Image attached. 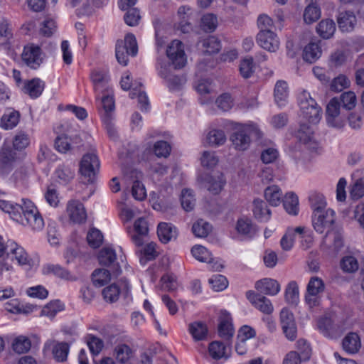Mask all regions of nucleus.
<instances>
[{
  "label": "nucleus",
  "mask_w": 364,
  "mask_h": 364,
  "mask_svg": "<svg viewBox=\"0 0 364 364\" xmlns=\"http://www.w3.org/2000/svg\"><path fill=\"white\" fill-rule=\"evenodd\" d=\"M301 116L309 123L316 124L321 119V108L310 93L303 90L299 95Z\"/></svg>",
  "instance_id": "nucleus-1"
},
{
  "label": "nucleus",
  "mask_w": 364,
  "mask_h": 364,
  "mask_svg": "<svg viewBox=\"0 0 364 364\" xmlns=\"http://www.w3.org/2000/svg\"><path fill=\"white\" fill-rule=\"evenodd\" d=\"M253 133L258 134L259 129L254 124L240 125L235 128L230 139L234 148L239 151L246 150L250 145V135Z\"/></svg>",
  "instance_id": "nucleus-2"
},
{
  "label": "nucleus",
  "mask_w": 364,
  "mask_h": 364,
  "mask_svg": "<svg viewBox=\"0 0 364 364\" xmlns=\"http://www.w3.org/2000/svg\"><path fill=\"white\" fill-rule=\"evenodd\" d=\"M138 52L137 43L135 36L127 34L124 41H117L115 48L116 58L118 63L124 66L127 65L128 56H135Z\"/></svg>",
  "instance_id": "nucleus-3"
},
{
  "label": "nucleus",
  "mask_w": 364,
  "mask_h": 364,
  "mask_svg": "<svg viewBox=\"0 0 364 364\" xmlns=\"http://www.w3.org/2000/svg\"><path fill=\"white\" fill-rule=\"evenodd\" d=\"M325 291V283L318 277H311L306 286L305 301L310 308L318 306Z\"/></svg>",
  "instance_id": "nucleus-4"
},
{
  "label": "nucleus",
  "mask_w": 364,
  "mask_h": 364,
  "mask_svg": "<svg viewBox=\"0 0 364 364\" xmlns=\"http://www.w3.org/2000/svg\"><path fill=\"white\" fill-rule=\"evenodd\" d=\"M100 168V161L95 154H85L80 163V173L85 183H93Z\"/></svg>",
  "instance_id": "nucleus-5"
},
{
  "label": "nucleus",
  "mask_w": 364,
  "mask_h": 364,
  "mask_svg": "<svg viewBox=\"0 0 364 364\" xmlns=\"http://www.w3.org/2000/svg\"><path fill=\"white\" fill-rule=\"evenodd\" d=\"M166 55L170 64L174 69H181L186 64V55L184 51V46L179 40H173L167 46Z\"/></svg>",
  "instance_id": "nucleus-6"
},
{
  "label": "nucleus",
  "mask_w": 364,
  "mask_h": 364,
  "mask_svg": "<svg viewBox=\"0 0 364 364\" xmlns=\"http://www.w3.org/2000/svg\"><path fill=\"white\" fill-rule=\"evenodd\" d=\"M335 222V212L331 209H327L323 213L317 212L312 215V223L314 230L320 233H330Z\"/></svg>",
  "instance_id": "nucleus-7"
},
{
  "label": "nucleus",
  "mask_w": 364,
  "mask_h": 364,
  "mask_svg": "<svg viewBox=\"0 0 364 364\" xmlns=\"http://www.w3.org/2000/svg\"><path fill=\"white\" fill-rule=\"evenodd\" d=\"M157 70L159 75L166 80L170 90L178 89L186 81L182 76L172 75L171 65L163 60H158Z\"/></svg>",
  "instance_id": "nucleus-8"
},
{
  "label": "nucleus",
  "mask_w": 364,
  "mask_h": 364,
  "mask_svg": "<svg viewBox=\"0 0 364 364\" xmlns=\"http://www.w3.org/2000/svg\"><path fill=\"white\" fill-rule=\"evenodd\" d=\"M23 62L31 69H37L43 60L41 48L33 44L24 47L22 53Z\"/></svg>",
  "instance_id": "nucleus-9"
},
{
  "label": "nucleus",
  "mask_w": 364,
  "mask_h": 364,
  "mask_svg": "<svg viewBox=\"0 0 364 364\" xmlns=\"http://www.w3.org/2000/svg\"><path fill=\"white\" fill-rule=\"evenodd\" d=\"M280 323L286 337L294 341L296 338L297 328L294 314L287 309H283L280 312Z\"/></svg>",
  "instance_id": "nucleus-10"
},
{
  "label": "nucleus",
  "mask_w": 364,
  "mask_h": 364,
  "mask_svg": "<svg viewBox=\"0 0 364 364\" xmlns=\"http://www.w3.org/2000/svg\"><path fill=\"white\" fill-rule=\"evenodd\" d=\"M326 122L330 127L341 128L344 126L345 121L340 115V102L336 98H333L326 107Z\"/></svg>",
  "instance_id": "nucleus-11"
},
{
  "label": "nucleus",
  "mask_w": 364,
  "mask_h": 364,
  "mask_svg": "<svg viewBox=\"0 0 364 364\" xmlns=\"http://www.w3.org/2000/svg\"><path fill=\"white\" fill-rule=\"evenodd\" d=\"M149 233V225L144 218H138L134 224V230L129 233L132 241L137 247L144 245Z\"/></svg>",
  "instance_id": "nucleus-12"
},
{
  "label": "nucleus",
  "mask_w": 364,
  "mask_h": 364,
  "mask_svg": "<svg viewBox=\"0 0 364 364\" xmlns=\"http://www.w3.org/2000/svg\"><path fill=\"white\" fill-rule=\"evenodd\" d=\"M115 251L111 247H103L99 252L98 259L100 264L110 267V271L114 276H118L120 272V267L116 262Z\"/></svg>",
  "instance_id": "nucleus-13"
},
{
  "label": "nucleus",
  "mask_w": 364,
  "mask_h": 364,
  "mask_svg": "<svg viewBox=\"0 0 364 364\" xmlns=\"http://www.w3.org/2000/svg\"><path fill=\"white\" fill-rule=\"evenodd\" d=\"M17 154L9 146H3L0 149V170L3 173L10 172L18 159Z\"/></svg>",
  "instance_id": "nucleus-14"
},
{
  "label": "nucleus",
  "mask_w": 364,
  "mask_h": 364,
  "mask_svg": "<svg viewBox=\"0 0 364 364\" xmlns=\"http://www.w3.org/2000/svg\"><path fill=\"white\" fill-rule=\"evenodd\" d=\"M257 42L260 47L269 52L277 51L280 46L279 39L273 31L259 32L257 35Z\"/></svg>",
  "instance_id": "nucleus-15"
},
{
  "label": "nucleus",
  "mask_w": 364,
  "mask_h": 364,
  "mask_svg": "<svg viewBox=\"0 0 364 364\" xmlns=\"http://www.w3.org/2000/svg\"><path fill=\"white\" fill-rule=\"evenodd\" d=\"M247 299L260 311L266 314L272 313L274 308L271 301L264 296L249 291L246 293Z\"/></svg>",
  "instance_id": "nucleus-16"
},
{
  "label": "nucleus",
  "mask_w": 364,
  "mask_h": 364,
  "mask_svg": "<svg viewBox=\"0 0 364 364\" xmlns=\"http://www.w3.org/2000/svg\"><path fill=\"white\" fill-rule=\"evenodd\" d=\"M67 213L73 223H81L85 221L87 214L82 203L77 200H71L67 204Z\"/></svg>",
  "instance_id": "nucleus-17"
},
{
  "label": "nucleus",
  "mask_w": 364,
  "mask_h": 364,
  "mask_svg": "<svg viewBox=\"0 0 364 364\" xmlns=\"http://www.w3.org/2000/svg\"><path fill=\"white\" fill-rule=\"evenodd\" d=\"M225 183L224 176L220 172L205 175L203 178L205 188L214 195L218 194L222 191Z\"/></svg>",
  "instance_id": "nucleus-18"
},
{
  "label": "nucleus",
  "mask_w": 364,
  "mask_h": 364,
  "mask_svg": "<svg viewBox=\"0 0 364 364\" xmlns=\"http://www.w3.org/2000/svg\"><path fill=\"white\" fill-rule=\"evenodd\" d=\"M337 23L341 31L350 32L354 29L357 18L353 11L339 10L337 16Z\"/></svg>",
  "instance_id": "nucleus-19"
},
{
  "label": "nucleus",
  "mask_w": 364,
  "mask_h": 364,
  "mask_svg": "<svg viewBox=\"0 0 364 364\" xmlns=\"http://www.w3.org/2000/svg\"><path fill=\"white\" fill-rule=\"evenodd\" d=\"M255 288L260 294L274 296L279 292L280 284L275 279L264 278L255 283Z\"/></svg>",
  "instance_id": "nucleus-20"
},
{
  "label": "nucleus",
  "mask_w": 364,
  "mask_h": 364,
  "mask_svg": "<svg viewBox=\"0 0 364 364\" xmlns=\"http://www.w3.org/2000/svg\"><path fill=\"white\" fill-rule=\"evenodd\" d=\"M231 318L228 314L222 315L220 318V323L218 325L219 336L226 341V346H229V341L234 335V328L230 321Z\"/></svg>",
  "instance_id": "nucleus-21"
},
{
  "label": "nucleus",
  "mask_w": 364,
  "mask_h": 364,
  "mask_svg": "<svg viewBox=\"0 0 364 364\" xmlns=\"http://www.w3.org/2000/svg\"><path fill=\"white\" fill-rule=\"evenodd\" d=\"M8 256L11 255L17 262L21 265H24L28 262V256L22 247L18 246L13 241H8Z\"/></svg>",
  "instance_id": "nucleus-22"
},
{
  "label": "nucleus",
  "mask_w": 364,
  "mask_h": 364,
  "mask_svg": "<svg viewBox=\"0 0 364 364\" xmlns=\"http://www.w3.org/2000/svg\"><path fill=\"white\" fill-rule=\"evenodd\" d=\"M157 234L163 243H167L177 235L176 228L171 223H160L158 225Z\"/></svg>",
  "instance_id": "nucleus-23"
},
{
  "label": "nucleus",
  "mask_w": 364,
  "mask_h": 364,
  "mask_svg": "<svg viewBox=\"0 0 364 364\" xmlns=\"http://www.w3.org/2000/svg\"><path fill=\"white\" fill-rule=\"evenodd\" d=\"M336 31V23L333 20L326 18L321 20L316 26V33L323 39L331 38Z\"/></svg>",
  "instance_id": "nucleus-24"
},
{
  "label": "nucleus",
  "mask_w": 364,
  "mask_h": 364,
  "mask_svg": "<svg viewBox=\"0 0 364 364\" xmlns=\"http://www.w3.org/2000/svg\"><path fill=\"white\" fill-rule=\"evenodd\" d=\"M0 209L10 215L11 218L18 223H23L21 215L20 204L14 203L11 201L0 200Z\"/></svg>",
  "instance_id": "nucleus-25"
},
{
  "label": "nucleus",
  "mask_w": 364,
  "mask_h": 364,
  "mask_svg": "<svg viewBox=\"0 0 364 364\" xmlns=\"http://www.w3.org/2000/svg\"><path fill=\"white\" fill-rule=\"evenodd\" d=\"M45 82L39 78L27 81L24 85V92L32 98L38 97L43 92Z\"/></svg>",
  "instance_id": "nucleus-26"
},
{
  "label": "nucleus",
  "mask_w": 364,
  "mask_h": 364,
  "mask_svg": "<svg viewBox=\"0 0 364 364\" xmlns=\"http://www.w3.org/2000/svg\"><path fill=\"white\" fill-rule=\"evenodd\" d=\"M252 211L255 217L261 222H267L270 218L271 211L261 199L254 200Z\"/></svg>",
  "instance_id": "nucleus-27"
},
{
  "label": "nucleus",
  "mask_w": 364,
  "mask_h": 364,
  "mask_svg": "<svg viewBox=\"0 0 364 364\" xmlns=\"http://www.w3.org/2000/svg\"><path fill=\"white\" fill-rule=\"evenodd\" d=\"M361 346L360 340L355 333H350L343 340V348L348 353L353 354L358 351Z\"/></svg>",
  "instance_id": "nucleus-28"
},
{
  "label": "nucleus",
  "mask_w": 364,
  "mask_h": 364,
  "mask_svg": "<svg viewBox=\"0 0 364 364\" xmlns=\"http://www.w3.org/2000/svg\"><path fill=\"white\" fill-rule=\"evenodd\" d=\"M264 198L271 205L278 206L282 202V192L279 186H270L264 190Z\"/></svg>",
  "instance_id": "nucleus-29"
},
{
  "label": "nucleus",
  "mask_w": 364,
  "mask_h": 364,
  "mask_svg": "<svg viewBox=\"0 0 364 364\" xmlns=\"http://www.w3.org/2000/svg\"><path fill=\"white\" fill-rule=\"evenodd\" d=\"M309 201L313 210V215L317 212L323 213L327 210L326 209V202L325 198L321 193L316 192L311 193L309 196Z\"/></svg>",
  "instance_id": "nucleus-30"
},
{
  "label": "nucleus",
  "mask_w": 364,
  "mask_h": 364,
  "mask_svg": "<svg viewBox=\"0 0 364 364\" xmlns=\"http://www.w3.org/2000/svg\"><path fill=\"white\" fill-rule=\"evenodd\" d=\"M235 228L239 234L248 237H253L257 232L255 226L252 224V221L247 218L239 219Z\"/></svg>",
  "instance_id": "nucleus-31"
},
{
  "label": "nucleus",
  "mask_w": 364,
  "mask_h": 364,
  "mask_svg": "<svg viewBox=\"0 0 364 364\" xmlns=\"http://www.w3.org/2000/svg\"><path fill=\"white\" fill-rule=\"evenodd\" d=\"M53 346L52 354L54 359L58 362H64L67 360L70 350V346L65 342L53 341Z\"/></svg>",
  "instance_id": "nucleus-32"
},
{
  "label": "nucleus",
  "mask_w": 364,
  "mask_h": 364,
  "mask_svg": "<svg viewBox=\"0 0 364 364\" xmlns=\"http://www.w3.org/2000/svg\"><path fill=\"white\" fill-rule=\"evenodd\" d=\"M26 223H22L23 225H28L34 232L41 231L45 225L44 220L39 211L34 213V214L26 216L23 218Z\"/></svg>",
  "instance_id": "nucleus-33"
},
{
  "label": "nucleus",
  "mask_w": 364,
  "mask_h": 364,
  "mask_svg": "<svg viewBox=\"0 0 364 364\" xmlns=\"http://www.w3.org/2000/svg\"><path fill=\"white\" fill-rule=\"evenodd\" d=\"M227 346L220 341H213L208 347V352L212 358L219 360L228 358L229 355L226 353Z\"/></svg>",
  "instance_id": "nucleus-34"
},
{
  "label": "nucleus",
  "mask_w": 364,
  "mask_h": 364,
  "mask_svg": "<svg viewBox=\"0 0 364 364\" xmlns=\"http://www.w3.org/2000/svg\"><path fill=\"white\" fill-rule=\"evenodd\" d=\"M321 55V49L318 43H310L304 49L303 58L305 61L312 63Z\"/></svg>",
  "instance_id": "nucleus-35"
},
{
  "label": "nucleus",
  "mask_w": 364,
  "mask_h": 364,
  "mask_svg": "<svg viewBox=\"0 0 364 364\" xmlns=\"http://www.w3.org/2000/svg\"><path fill=\"white\" fill-rule=\"evenodd\" d=\"M283 206L286 211L293 215H296L299 211V199L294 193H288L283 199Z\"/></svg>",
  "instance_id": "nucleus-36"
},
{
  "label": "nucleus",
  "mask_w": 364,
  "mask_h": 364,
  "mask_svg": "<svg viewBox=\"0 0 364 364\" xmlns=\"http://www.w3.org/2000/svg\"><path fill=\"white\" fill-rule=\"evenodd\" d=\"M44 272L52 273L54 275L69 281L76 280V277L70 272L58 264H48L44 267Z\"/></svg>",
  "instance_id": "nucleus-37"
},
{
  "label": "nucleus",
  "mask_w": 364,
  "mask_h": 364,
  "mask_svg": "<svg viewBox=\"0 0 364 364\" xmlns=\"http://www.w3.org/2000/svg\"><path fill=\"white\" fill-rule=\"evenodd\" d=\"M102 107L101 112V117L102 121H108L111 119V113L114 109V100L112 96L106 95L104 96L100 102V105Z\"/></svg>",
  "instance_id": "nucleus-38"
},
{
  "label": "nucleus",
  "mask_w": 364,
  "mask_h": 364,
  "mask_svg": "<svg viewBox=\"0 0 364 364\" xmlns=\"http://www.w3.org/2000/svg\"><path fill=\"white\" fill-rule=\"evenodd\" d=\"M134 355L132 349L126 344H119L114 348V356L120 363H126Z\"/></svg>",
  "instance_id": "nucleus-39"
},
{
  "label": "nucleus",
  "mask_w": 364,
  "mask_h": 364,
  "mask_svg": "<svg viewBox=\"0 0 364 364\" xmlns=\"http://www.w3.org/2000/svg\"><path fill=\"white\" fill-rule=\"evenodd\" d=\"M211 230V225L203 219L198 220L192 226V232L197 237H205Z\"/></svg>",
  "instance_id": "nucleus-40"
},
{
  "label": "nucleus",
  "mask_w": 364,
  "mask_h": 364,
  "mask_svg": "<svg viewBox=\"0 0 364 364\" xmlns=\"http://www.w3.org/2000/svg\"><path fill=\"white\" fill-rule=\"evenodd\" d=\"M110 272L105 269H95L92 274L93 284L95 287H101L108 283L111 278Z\"/></svg>",
  "instance_id": "nucleus-41"
},
{
  "label": "nucleus",
  "mask_w": 364,
  "mask_h": 364,
  "mask_svg": "<svg viewBox=\"0 0 364 364\" xmlns=\"http://www.w3.org/2000/svg\"><path fill=\"white\" fill-rule=\"evenodd\" d=\"M20 118V114L15 110H10L5 113L1 118V126L5 129H11L15 127Z\"/></svg>",
  "instance_id": "nucleus-42"
},
{
  "label": "nucleus",
  "mask_w": 364,
  "mask_h": 364,
  "mask_svg": "<svg viewBox=\"0 0 364 364\" xmlns=\"http://www.w3.org/2000/svg\"><path fill=\"white\" fill-rule=\"evenodd\" d=\"M288 97V87L284 81H278L274 87L275 101L279 106L284 104Z\"/></svg>",
  "instance_id": "nucleus-43"
},
{
  "label": "nucleus",
  "mask_w": 364,
  "mask_h": 364,
  "mask_svg": "<svg viewBox=\"0 0 364 364\" xmlns=\"http://www.w3.org/2000/svg\"><path fill=\"white\" fill-rule=\"evenodd\" d=\"M192 255L198 261L202 262L212 263L213 257L211 253L202 245H195L191 249Z\"/></svg>",
  "instance_id": "nucleus-44"
},
{
  "label": "nucleus",
  "mask_w": 364,
  "mask_h": 364,
  "mask_svg": "<svg viewBox=\"0 0 364 364\" xmlns=\"http://www.w3.org/2000/svg\"><path fill=\"white\" fill-rule=\"evenodd\" d=\"M207 141L212 146H219L225 143L226 136L221 129H213L208 132Z\"/></svg>",
  "instance_id": "nucleus-45"
},
{
  "label": "nucleus",
  "mask_w": 364,
  "mask_h": 364,
  "mask_svg": "<svg viewBox=\"0 0 364 364\" xmlns=\"http://www.w3.org/2000/svg\"><path fill=\"white\" fill-rule=\"evenodd\" d=\"M55 175L62 183H67L74 178L75 171L73 166L71 167L65 164L60 165L55 170Z\"/></svg>",
  "instance_id": "nucleus-46"
},
{
  "label": "nucleus",
  "mask_w": 364,
  "mask_h": 364,
  "mask_svg": "<svg viewBox=\"0 0 364 364\" xmlns=\"http://www.w3.org/2000/svg\"><path fill=\"white\" fill-rule=\"evenodd\" d=\"M203 52L208 54H214L221 48L220 41L215 36H209L204 39L202 43Z\"/></svg>",
  "instance_id": "nucleus-47"
},
{
  "label": "nucleus",
  "mask_w": 364,
  "mask_h": 364,
  "mask_svg": "<svg viewBox=\"0 0 364 364\" xmlns=\"http://www.w3.org/2000/svg\"><path fill=\"white\" fill-rule=\"evenodd\" d=\"M30 144L28 134L24 131L18 132L13 139V146L15 150L21 151Z\"/></svg>",
  "instance_id": "nucleus-48"
},
{
  "label": "nucleus",
  "mask_w": 364,
  "mask_h": 364,
  "mask_svg": "<svg viewBox=\"0 0 364 364\" xmlns=\"http://www.w3.org/2000/svg\"><path fill=\"white\" fill-rule=\"evenodd\" d=\"M189 331L193 338L197 341L204 339L208 333L206 326L202 322L191 323L189 326Z\"/></svg>",
  "instance_id": "nucleus-49"
},
{
  "label": "nucleus",
  "mask_w": 364,
  "mask_h": 364,
  "mask_svg": "<svg viewBox=\"0 0 364 364\" xmlns=\"http://www.w3.org/2000/svg\"><path fill=\"white\" fill-rule=\"evenodd\" d=\"M285 300L288 304H296L299 300V287L296 282H291L285 290Z\"/></svg>",
  "instance_id": "nucleus-50"
},
{
  "label": "nucleus",
  "mask_w": 364,
  "mask_h": 364,
  "mask_svg": "<svg viewBox=\"0 0 364 364\" xmlns=\"http://www.w3.org/2000/svg\"><path fill=\"white\" fill-rule=\"evenodd\" d=\"M190 10V8L183 6H181L178 11V14L181 20L179 23V26L183 33H188L191 29V23L188 21V11Z\"/></svg>",
  "instance_id": "nucleus-51"
},
{
  "label": "nucleus",
  "mask_w": 364,
  "mask_h": 364,
  "mask_svg": "<svg viewBox=\"0 0 364 364\" xmlns=\"http://www.w3.org/2000/svg\"><path fill=\"white\" fill-rule=\"evenodd\" d=\"M181 202L186 211H191L195 206L196 199L193 191L190 189H183L181 192Z\"/></svg>",
  "instance_id": "nucleus-52"
},
{
  "label": "nucleus",
  "mask_w": 364,
  "mask_h": 364,
  "mask_svg": "<svg viewBox=\"0 0 364 364\" xmlns=\"http://www.w3.org/2000/svg\"><path fill=\"white\" fill-rule=\"evenodd\" d=\"M320 9L313 3L309 4L304 10V20L308 24L315 22L320 18Z\"/></svg>",
  "instance_id": "nucleus-53"
},
{
  "label": "nucleus",
  "mask_w": 364,
  "mask_h": 364,
  "mask_svg": "<svg viewBox=\"0 0 364 364\" xmlns=\"http://www.w3.org/2000/svg\"><path fill=\"white\" fill-rule=\"evenodd\" d=\"M340 265L342 270L348 273H354L359 268L358 260L353 256L343 257L341 261Z\"/></svg>",
  "instance_id": "nucleus-54"
},
{
  "label": "nucleus",
  "mask_w": 364,
  "mask_h": 364,
  "mask_svg": "<svg viewBox=\"0 0 364 364\" xmlns=\"http://www.w3.org/2000/svg\"><path fill=\"white\" fill-rule=\"evenodd\" d=\"M31 346L30 340L23 336L17 337L13 343L12 347L15 352L21 354L28 352Z\"/></svg>",
  "instance_id": "nucleus-55"
},
{
  "label": "nucleus",
  "mask_w": 364,
  "mask_h": 364,
  "mask_svg": "<svg viewBox=\"0 0 364 364\" xmlns=\"http://www.w3.org/2000/svg\"><path fill=\"white\" fill-rule=\"evenodd\" d=\"M296 138L302 143L307 144L313 137V131L309 125L301 123L299 129L296 132Z\"/></svg>",
  "instance_id": "nucleus-56"
},
{
  "label": "nucleus",
  "mask_w": 364,
  "mask_h": 364,
  "mask_svg": "<svg viewBox=\"0 0 364 364\" xmlns=\"http://www.w3.org/2000/svg\"><path fill=\"white\" fill-rule=\"evenodd\" d=\"M200 26L206 32H213L218 26V19L216 16L213 14H205L201 18Z\"/></svg>",
  "instance_id": "nucleus-57"
},
{
  "label": "nucleus",
  "mask_w": 364,
  "mask_h": 364,
  "mask_svg": "<svg viewBox=\"0 0 364 364\" xmlns=\"http://www.w3.org/2000/svg\"><path fill=\"white\" fill-rule=\"evenodd\" d=\"M171 150V148L170 144L166 141H158L154 144L153 146L154 154L159 158L168 157L170 155Z\"/></svg>",
  "instance_id": "nucleus-58"
},
{
  "label": "nucleus",
  "mask_w": 364,
  "mask_h": 364,
  "mask_svg": "<svg viewBox=\"0 0 364 364\" xmlns=\"http://www.w3.org/2000/svg\"><path fill=\"white\" fill-rule=\"evenodd\" d=\"M87 240L90 247L97 248L102 243L103 235L99 230L92 228L87 233Z\"/></svg>",
  "instance_id": "nucleus-59"
},
{
  "label": "nucleus",
  "mask_w": 364,
  "mask_h": 364,
  "mask_svg": "<svg viewBox=\"0 0 364 364\" xmlns=\"http://www.w3.org/2000/svg\"><path fill=\"white\" fill-rule=\"evenodd\" d=\"M209 283L213 290L215 291H220L227 288L228 282L226 277L221 274L213 275L209 279Z\"/></svg>",
  "instance_id": "nucleus-60"
},
{
  "label": "nucleus",
  "mask_w": 364,
  "mask_h": 364,
  "mask_svg": "<svg viewBox=\"0 0 364 364\" xmlns=\"http://www.w3.org/2000/svg\"><path fill=\"white\" fill-rule=\"evenodd\" d=\"M57 29L55 21L53 18H46L41 25L40 33L44 36H51Z\"/></svg>",
  "instance_id": "nucleus-61"
},
{
  "label": "nucleus",
  "mask_w": 364,
  "mask_h": 364,
  "mask_svg": "<svg viewBox=\"0 0 364 364\" xmlns=\"http://www.w3.org/2000/svg\"><path fill=\"white\" fill-rule=\"evenodd\" d=\"M120 290L117 285L112 284L110 286L107 287L102 291V295L104 299L109 301L110 303H113L116 301L119 296Z\"/></svg>",
  "instance_id": "nucleus-62"
},
{
  "label": "nucleus",
  "mask_w": 364,
  "mask_h": 364,
  "mask_svg": "<svg viewBox=\"0 0 364 364\" xmlns=\"http://www.w3.org/2000/svg\"><path fill=\"white\" fill-rule=\"evenodd\" d=\"M254 63L252 58H244L240 65V72L244 78H249L254 73Z\"/></svg>",
  "instance_id": "nucleus-63"
},
{
  "label": "nucleus",
  "mask_w": 364,
  "mask_h": 364,
  "mask_svg": "<svg viewBox=\"0 0 364 364\" xmlns=\"http://www.w3.org/2000/svg\"><path fill=\"white\" fill-rule=\"evenodd\" d=\"M363 196H364V182L362 179H358L350 187V197L353 200H358Z\"/></svg>",
  "instance_id": "nucleus-64"
}]
</instances>
